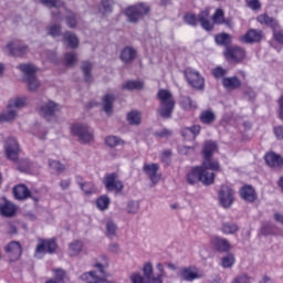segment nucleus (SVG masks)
Wrapping results in <instances>:
<instances>
[{
  "mask_svg": "<svg viewBox=\"0 0 283 283\" xmlns=\"http://www.w3.org/2000/svg\"><path fill=\"white\" fill-rule=\"evenodd\" d=\"M157 98L159 99V108L157 111L159 116L161 118H171L176 107V101L171 92L161 88L157 93Z\"/></svg>",
  "mask_w": 283,
  "mask_h": 283,
  "instance_id": "1",
  "label": "nucleus"
},
{
  "mask_svg": "<svg viewBox=\"0 0 283 283\" xmlns=\"http://www.w3.org/2000/svg\"><path fill=\"white\" fill-rule=\"evenodd\" d=\"M71 133L73 136H77L82 145H87L94 140V133L85 124H75L71 126Z\"/></svg>",
  "mask_w": 283,
  "mask_h": 283,
  "instance_id": "9",
  "label": "nucleus"
},
{
  "mask_svg": "<svg viewBox=\"0 0 283 283\" xmlns=\"http://www.w3.org/2000/svg\"><path fill=\"white\" fill-rule=\"evenodd\" d=\"M36 112L49 123L56 119V114L61 112V105L54 101H41L36 105Z\"/></svg>",
  "mask_w": 283,
  "mask_h": 283,
  "instance_id": "3",
  "label": "nucleus"
},
{
  "mask_svg": "<svg viewBox=\"0 0 283 283\" xmlns=\"http://www.w3.org/2000/svg\"><path fill=\"white\" fill-rule=\"evenodd\" d=\"M40 3H42V6H46V8H55V10L65 6V2L62 0H40Z\"/></svg>",
  "mask_w": 283,
  "mask_h": 283,
  "instance_id": "47",
  "label": "nucleus"
},
{
  "mask_svg": "<svg viewBox=\"0 0 283 283\" xmlns=\"http://www.w3.org/2000/svg\"><path fill=\"white\" fill-rule=\"evenodd\" d=\"M56 249H59V245L56 244V240L39 239L38 244L35 247L34 258H36V260H41L43 255L48 253L49 255L56 253Z\"/></svg>",
  "mask_w": 283,
  "mask_h": 283,
  "instance_id": "4",
  "label": "nucleus"
},
{
  "mask_svg": "<svg viewBox=\"0 0 283 283\" xmlns=\"http://www.w3.org/2000/svg\"><path fill=\"white\" fill-rule=\"evenodd\" d=\"M233 189L229 186H221L219 191V202L223 209H230L231 205H233L234 199Z\"/></svg>",
  "mask_w": 283,
  "mask_h": 283,
  "instance_id": "15",
  "label": "nucleus"
},
{
  "mask_svg": "<svg viewBox=\"0 0 283 283\" xmlns=\"http://www.w3.org/2000/svg\"><path fill=\"white\" fill-rule=\"evenodd\" d=\"M149 6L145 3H137L128 7L125 10V15L127 17V21H129V23H138L140 19H144L146 14H149Z\"/></svg>",
  "mask_w": 283,
  "mask_h": 283,
  "instance_id": "6",
  "label": "nucleus"
},
{
  "mask_svg": "<svg viewBox=\"0 0 283 283\" xmlns=\"http://www.w3.org/2000/svg\"><path fill=\"white\" fill-rule=\"evenodd\" d=\"M55 282L62 283L65 280V271L63 269L54 270Z\"/></svg>",
  "mask_w": 283,
  "mask_h": 283,
  "instance_id": "62",
  "label": "nucleus"
},
{
  "mask_svg": "<svg viewBox=\"0 0 283 283\" xmlns=\"http://www.w3.org/2000/svg\"><path fill=\"white\" fill-rule=\"evenodd\" d=\"M46 34L53 39H56L57 36H63V29L61 24H51L46 29Z\"/></svg>",
  "mask_w": 283,
  "mask_h": 283,
  "instance_id": "39",
  "label": "nucleus"
},
{
  "mask_svg": "<svg viewBox=\"0 0 283 283\" xmlns=\"http://www.w3.org/2000/svg\"><path fill=\"white\" fill-rule=\"evenodd\" d=\"M185 77L195 90H205V77L200 75V72L193 71V69H186Z\"/></svg>",
  "mask_w": 283,
  "mask_h": 283,
  "instance_id": "11",
  "label": "nucleus"
},
{
  "mask_svg": "<svg viewBox=\"0 0 283 283\" xmlns=\"http://www.w3.org/2000/svg\"><path fill=\"white\" fill-rule=\"evenodd\" d=\"M104 185L107 191H117L120 193V191L125 189V185H123V181L118 180V174L116 172L106 175L104 178Z\"/></svg>",
  "mask_w": 283,
  "mask_h": 283,
  "instance_id": "13",
  "label": "nucleus"
},
{
  "mask_svg": "<svg viewBox=\"0 0 283 283\" xmlns=\"http://www.w3.org/2000/svg\"><path fill=\"white\" fill-rule=\"evenodd\" d=\"M65 21H66V25L67 28L74 29L76 28V25L78 24V20L76 18V13L70 11L66 15H65Z\"/></svg>",
  "mask_w": 283,
  "mask_h": 283,
  "instance_id": "49",
  "label": "nucleus"
},
{
  "mask_svg": "<svg viewBox=\"0 0 283 283\" xmlns=\"http://www.w3.org/2000/svg\"><path fill=\"white\" fill-rule=\"evenodd\" d=\"M78 185H80L82 191H84V193H86V196H92V193H94V191H95L94 184L78 181Z\"/></svg>",
  "mask_w": 283,
  "mask_h": 283,
  "instance_id": "58",
  "label": "nucleus"
},
{
  "mask_svg": "<svg viewBox=\"0 0 283 283\" xmlns=\"http://www.w3.org/2000/svg\"><path fill=\"white\" fill-rule=\"evenodd\" d=\"M105 144L107 145V147H118V145H125V142H123V139H120L118 136H107L105 138Z\"/></svg>",
  "mask_w": 283,
  "mask_h": 283,
  "instance_id": "48",
  "label": "nucleus"
},
{
  "mask_svg": "<svg viewBox=\"0 0 283 283\" xmlns=\"http://www.w3.org/2000/svg\"><path fill=\"white\" fill-rule=\"evenodd\" d=\"M179 277L185 282H193V280H200L202 275L197 271H193V268H185L180 270Z\"/></svg>",
  "mask_w": 283,
  "mask_h": 283,
  "instance_id": "25",
  "label": "nucleus"
},
{
  "mask_svg": "<svg viewBox=\"0 0 283 283\" xmlns=\"http://www.w3.org/2000/svg\"><path fill=\"white\" fill-rule=\"evenodd\" d=\"M136 60V51L132 46H126L120 52V61L123 63H134Z\"/></svg>",
  "mask_w": 283,
  "mask_h": 283,
  "instance_id": "28",
  "label": "nucleus"
},
{
  "mask_svg": "<svg viewBox=\"0 0 283 283\" xmlns=\"http://www.w3.org/2000/svg\"><path fill=\"white\" fill-rule=\"evenodd\" d=\"M256 21L259 23L268 25L269 28H272L274 41H276V43H279L280 45H283V32L282 30H280V24L277 23V20L269 17L268 14H261L256 18Z\"/></svg>",
  "mask_w": 283,
  "mask_h": 283,
  "instance_id": "8",
  "label": "nucleus"
},
{
  "mask_svg": "<svg viewBox=\"0 0 283 283\" xmlns=\"http://www.w3.org/2000/svg\"><path fill=\"white\" fill-rule=\"evenodd\" d=\"M14 118H17V109L14 108H8V112L0 113V123H10Z\"/></svg>",
  "mask_w": 283,
  "mask_h": 283,
  "instance_id": "41",
  "label": "nucleus"
},
{
  "mask_svg": "<svg viewBox=\"0 0 283 283\" xmlns=\"http://www.w3.org/2000/svg\"><path fill=\"white\" fill-rule=\"evenodd\" d=\"M109 202H111L109 197L104 195L97 198L96 207L97 209H99V211H107V209H109Z\"/></svg>",
  "mask_w": 283,
  "mask_h": 283,
  "instance_id": "44",
  "label": "nucleus"
},
{
  "mask_svg": "<svg viewBox=\"0 0 283 283\" xmlns=\"http://www.w3.org/2000/svg\"><path fill=\"white\" fill-rule=\"evenodd\" d=\"M114 101H116V96L113 94H106L103 97V112H105L107 116H112V114H114Z\"/></svg>",
  "mask_w": 283,
  "mask_h": 283,
  "instance_id": "27",
  "label": "nucleus"
},
{
  "mask_svg": "<svg viewBox=\"0 0 283 283\" xmlns=\"http://www.w3.org/2000/svg\"><path fill=\"white\" fill-rule=\"evenodd\" d=\"M12 163L15 165V169H18V171H21L22 174L30 171V161L28 159L18 157L17 161Z\"/></svg>",
  "mask_w": 283,
  "mask_h": 283,
  "instance_id": "37",
  "label": "nucleus"
},
{
  "mask_svg": "<svg viewBox=\"0 0 283 283\" xmlns=\"http://www.w3.org/2000/svg\"><path fill=\"white\" fill-rule=\"evenodd\" d=\"M231 34L229 33H218L217 35H214V42L217 43V45H223L227 50V48H230L229 45H231Z\"/></svg>",
  "mask_w": 283,
  "mask_h": 283,
  "instance_id": "33",
  "label": "nucleus"
},
{
  "mask_svg": "<svg viewBox=\"0 0 283 283\" xmlns=\"http://www.w3.org/2000/svg\"><path fill=\"white\" fill-rule=\"evenodd\" d=\"M129 280H130L132 283H148V280L145 276V274L143 276L138 272H134L133 274H130Z\"/></svg>",
  "mask_w": 283,
  "mask_h": 283,
  "instance_id": "56",
  "label": "nucleus"
},
{
  "mask_svg": "<svg viewBox=\"0 0 283 283\" xmlns=\"http://www.w3.org/2000/svg\"><path fill=\"white\" fill-rule=\"evenodd\" d=\"M49 166L51 169H53V171L57 172V174H63V171H65V166L63 164H61V161L59 160H49Z\"/></svg>",
  "mask_w": 283,
  "mask_h": 283,
  "instance_id": "51",
  "label": "nucleus"
},
{
  "mask_svg": "<svg viewBox=\"0 0 283 283\" xmlns=\"http://www.w3.org/2000/svg\"><path fill=\"white\" fill-rule=\"evenodd\" d=\"M199 118L203 125H211V123L216 122V113L211 109H207L200 114Z\"/></svg>",
  "mask_w": 283,
  "mask_h": 283,
  "instance_id": "35",
  "label": "nucleus"
},
{
  "mask_svg": "<svg viewBox=\"0 0 283 283\" xmlns=\"http://www.w3.org/2000/svg\"><path fill=\"white\" fill-rule=\"evenodd\" d=\"M6 50L9 56L21 57L25 56V53L29 52L30 49L28 48L27 44L20 41H12L6 45Z\"/></svg>",
  "mask_w": 283,
  "mask_h": 283,
  "instance_id": "14",
  "label": "nucleus"
},
{
  "mask_svg": "<svg viewBox=\"0 0 283 283\" xmlns=\"http://www.w3.org/2000/svg\"><path fill=\"white\" fill-rule=\"evenodd\" d=\"M212 21L216 25H222L223 23H227V19H224V10L217 9L212 15Z\"/></svg>",
  "mask_w": 283,
  "mask_h": 283,
  "instance_id": "45",
  "label": "nucleus"
},
{
  "mask_svg": "<svg viewBox=\"0 0 283 283\" xmlns=\"http://www.w3.org/2000/svg\"><path fill=\"white\" fill-rule=\"evenodd\" d=\"M200 167L210 174H213V171H220V163L211 160V158H203L202 166Z\"/></svg>",
  "mask_w": 283,
  "mask_h": 283,
  "instance_id": "32",
  "label": "nucleus"
},
{
  "mask_svg": "<svg viewBox=\"0 0 283 283\" xmlns=\"http://www.w3.org/2000/svg\"><path fill=\"white\" fill-rule=\"evenodd\" d=\"M274 134L279 140H283V126L274 127Z\"/></svg>",
  "mask_w": 283,
  "mask_h": 283,
  "instance_id": "64",
  "label": "nucleus"
},
{
  "mask_svg": "<svg viewBox=\"0 0 283 283\" xmlns=\"http://www.w3.org/2000/svg\"><path fill=\"white\" fill-rule=\"evenodd\" d=\"M159 169L160 166H158V164H145L143 167L144 174L148 176L153 185H158V182H160V175H158Z\"/></svg>",
  "mask_w": 283,
  "mask_h": 283,
  "instance_id": "17",
  "label": "nucleus"
},
{
  "mask_svg": "<svg viewBox=\"0 0 283 283\" xmlns=\"http://www.w3.org/2000/svg\"><path fill=\"white\" fill-rule=\"evenodd\" d=\"M145 87V83L143 81H127L122 85V88L127 90L129 92L134 90H143Z\"/></svg>",
  "mask_w": 283,
  "mask_h": 283,
  "instance_id": "38",
  "label": "nucleus"
},
{
  "mask_svg": "<svg viewBox=\"0 0 283 283\" xmlns=\"http://www.w3.org/2000/svg\"><path fill=\"white\" fill-rule=\"evenodd\" d=\"M25 107V97H18L15 99H10L8 104V109H21Z\"/></svg>",
  "mask_w": 283,
  "mask_h": 283,
  "instance_id": "43",
  "label": "nucleus"
},
{
  "mask_svg": "<svg viewBox=\"0 0 283 283\" xmlns=\"http://www.w3.org/2000/svg\"><path fill=\"white\" fill-rule=\"evenodd\" d=\"M18 70H21L24 73V81H27L30 92L39 90L41 83L36 78V66L32 64H20Z\"/></svg>",
  "mask_w": 283,
  "mask_h": 283,
  "instance_id": "5",
  "label": "nucleus"
},
{
  "mask_svg": "<svg viewBox=\"0 0 283 283\" xmlns=\"http://www.w3.org/2000/svg\"><path fill=\"white\" fill-rule=\"evenodd\" d=\"M69 249L71 255H78V253L83 251V242L73 241L72 243H70Z\"/></svg>",
  "mask_w": 283,
  "mask_h": 283,
  "instance_id": "50",
  "label": "nucleus"
},
{
  "mask_svg": "<svg viewBox=\"0 0 283 283\" xmlns=\"http://www.w3.org/2000/svg\"><path fill=\"white\" fill-rule=\"evenodd\" d=\"M227 74H229V71L227 69H222V66H217L212 70L214 78H226L224 76H227Z\"/></svg>",
  "mask_w": 283,
  "mask_h": 283,
  "instance_id": "57",
  "label": "nucleus"
},
{
  "mask_svg": "<svg viewBox=\"0 0 283 283\" xmlns=\"http://www.w3.org/2000/svg\"><path fill=\"white\" fill-rule=\"evenodd\" d=\"M76 53L74 52H67L64 54V63L67 65V67H71L76 63Z\"/></svg>",
  "mask_w": 283,
  "mask_h": 283,
  "instance_id": "55",
  "label": "nucleus"
},
{
  "mask_svg": "<svg viewBox=\"0 0 283 283\" xmlns=\"http://www.w3.org/2000/svg\"><path fill=\"white\" fill-rule=\"evenodd\" d=\"M233 264H235V258L233 256V254H228L221 260V266H223V269H231Z\"/></svg>",
  "mask_w": 283,
  "mask_h": 283,
  "instance_id": "52",
  "label": "nucleus"
},
{
  "mask_svg": "<svg viewBox=\"0 0 283 283\" xmlns=\"http://www.w3.org/2000/svg\"><path fill=\"white\" fill-rule=\"evenodd\" d=\"M264 160L268 167L272 169H282L283 168V157L276 153H266L264 155Z\"/></svg>",
  "mask_w": 283,
  "mask_h": 283,
  "instance_id": "19",
  "label": "nucleus"
},
{
  "mask_svg": "<svg viewBox=\"0 0 283 283\" xmlns=\"http://www.w3.org/2000/svg\"><path fill=\"white\" fill-rule=\"evenodd\" d=\"M262 30L250 29L248 32L240 36L241 43H260L262 41Z\"/></svg>",
  "mask_w": 283,
  "mask_h": 283,
  "instance_id": "18",
  "label": "nucleus"
},
{
  "mask_svg": "<svg viewBox=\"0 0 283 283\" xmlns=\"http://www.w3.org/2000/svg\"><path fill=\"white\" fill-rule=\"evenodd\" d=\"M95 268L97 271H91L82 274L81 280L86 283H116L115 281L105 279V270L103 264L96 263Z\"/></svg>",
  "mask_w": 283,
  "mask_h": 283,
  "instance_id": "7",
  "label": "nucleus"
},
{
  "mask_svg": "<svg viewBox=\"0 0 283 283\" xmlns=\"http://www.w3.org/2000/svg\"><path fill=\"white\" fill-rule=\"evenodd\" d=\"M218 149V144L216 142H205L203 148H202V156L205 158H212L213 154H216Z\"/></svg>",
  "mask_w": 283,
  "mask_h": 283,
  "instance_id": "30",
  "label": "nucleus"
},
{
  "mask_svg": "<svg viewBox=\"0 0 283 283\" xmlns=\"http://www.w3.org/2000/svg\"><path fill=\"white\" fill-rule=\"evenodd\" d=\"M181 107L182 109L189 111V109H196V104H193V101L189 96L181 97Z\"/></svg>",
  "mask_w": 283,
  "mask_h": 283,
  "instance_id": "53",
  "label": "nucleus"
},
{
  "mask_svg": "<svg viewBox=\"0 0 283 283\" xmlns=\"http://www.w3.org/2000/svg\"><path fill=\"white\" fill-rule=\"evenodd\" d=\"M62 39L72 50H76V48H78V36H76L72 31L64 32L62 34Z\"/></svg>",
  "mask_w": 283,
  "mask_h": 283,
  "instance_id": "29",
  "label": "nucleus"
},
{
  "mask_svg": "<svg viewBox=\"0 0 283 283\" xmlns=\"http://www.w3.org/2000/svg\"><path fill=\"white\" fill-rule=\"evenodd\" d=\"M21 154V147L19 146V142L14 139V137H9L4 143V156L7 160L11 163L17 161Z\"/></svg>",
  "mask_w": 283,
  "mask_h": 283,
  "instance_id": "10",
  "label": "nucleus"
},
{
  "mask_svg": "<svg viewBox=\"0 0 283 283\" xmlns=\"http://www.w3.org/2000/svg\"><path fill=\"white\" fill-rule=\"evenodd\" d=\"M216 180V174L209 172L200 166H195L186 175V182L188 185H198V182H202V185H213Z\"/></svg>",
  "mask_w": 283,
  "mask_h": 283,
  "instance_id": "2",
  "label": "nucleus"
},
{
  "mask_svg": "<svg viewBox=\"0 0 283 283\" xmlns=\"http://www.w3.org/2000/svg\"><path fill=\"white\" fill-rule=\"evenodd\" d=\"M113 8H114V0H102L99 12H102V14H109Z\"/></svg>",
  "mask_w": 283,
  "mask_h": 283,
  "instance_id": "46",
  "label": "nucleus"
},
{
  "mask_svg": "<svg viewBox=\"0 0 283 283\" xmlns=\"http://www.w3.org/2000/svg\"><path fill=\"white\" fill-rule=\"evenodd\" d=\"M13 196L15 200H28L30 189H28V186L20 184L13 187Z\"/></svg>",
  "mask_w": 283,
  "mask_h": 283,
  "instance_id": "26",
  "label": "nucleus"
},
{
  "mask_svg": "<svg viewBox=\"0 0 283 283\" xmlns=\"http://www.w3.org/2000/svg\"><path fill=\"white\" fill-rule=\"evenodd\" d=\"M4 251L10 259V262H17V260H19L23 253V249L21 248V243H19V241H11L4 247Z\"/></svg>",
  "mask_w": 283,
  "mask_h": 283,
  "instance_id": "16",
  "label": "nucleus"
},
{
  "mask_svg": "<svg viewBox=\"0 0 283 283\" xmlns=\"http://www.w3.org/2000/svg\"><path fill=\"white\" fill-rule=\"evenodd\" d=\"M106 227V232L105 235L106 238H116V232L118 231V226H116V222L114 220L108 219L105 223Z\"/></svg>",
  "mask_w": 283,
  "mask_h": 283,
  "instance_id": "36",
  "label": "nucleus"
},
{
  "mask_svg": "<svg viewBox=\"0 0 283 283\" xmlns=\"http://www.w3.org/2000/svg\"><path fill=\"white\" fill-rule=\"evenodd\" d=\"M209 9H205L199 12L197 21H199L201 28L206 30L207 32L213 31V23L209 21Z\"/></svg>",
  "mask_w": 283,
  "mask_h": 283,
  "instance_id": "23",
  "label": "nucleus"
},
{
  "mask_svg": "<svg viewBox=\"0 0 283 283\" xmlns=\"http://www.w3.org/2000/svg\"><path fill=\"white\" fill-rule=\"evenodd\" d=\"M221 85L224 90L233 92L234 90H240L242 87V81L238 76L223 77Z\"/></svg>",
  "mask_w": 283,
  "mask_h": 283,
  "instance_id": "22",
  "label": "nucleus"
},
{
  "mask_svg": "<svg viewBox=\"0 0 283 283\" xmlns=\"http://www.w3.org/2000/svg\"><path fill=\"white\" fill-rule=\"evenodd\" d=\"M184 22L187 23V25L196 28V25H198V17H196L193 13H186L184 15Z\"/></svg>",
  "mask_w": 283,
  "mask_h": 283,
  "instance_id": "54",
  "label": "nucleus"
},
{
  "mask_svg": "<svg viewBox=\"0 0 283 283\" xmlns=\"http://www.w3.org/2000/svg\"><path fill=\"white\" fill-rule=\"evenodd\" d=\"M17 208L14 207V203L8 200H6L4 203L0 206V213L1 216H4V218H12Z\"/></svg>",
  "mask_w": 283,
  "mask_h": 283,
  "instance_id": "31",
  "label": "nucleus"
},
{
  "mask_svg": "<svg viewBox=\"0 0 283 283\" xmlns=\"http://www.w3.org/2000/svg\"><path fill=\"white\" fill-rule=\"evenodd\" d=\"M227 61L233 63H242L247 59V51L240 46H228L223 52Z\"/></svg>",
  "mask_w": 283,
  "mask_h": 283,
  "instance_id": "12",
  "label": "nucleus"
},
{
  "mask_svg": "<svg viewBox=\"0 0 283 283\" xmlns=\"http://www.w3.org/2000/svg\"><path fill=\"white\" fill-rule=\"evenodd\" d=\"M249 8H251V10H260V8H262V4H260V0H245Z\"/></svg>",
  "mask_w": 283,
  "mask_h": 283,
  "instance_id": "63",
  "label": "nucleus"
},
{
  "mask_svg": "<svg viewBox=\"0 0 283 283\" xmlns=\"http://www.w3.org/2000/svg\"><path fill=\"white\" fill-rule=\"evenodd\" d=\"M174 135V132H171L170 129L164 128L161 130H158L155 133V136L157 138H169Z\"/></svg>",
  "mask_w": 283,
  "mask_h": 283,
  "instance_id": "61",
  "label": "nucleus"
},
{
  "mask_svg": "<svg viewBox=\"0 0 283 283\" xmlns=\"http://www.w3.org/2000/svg\"><path fill=\"white\" fill-rule=\"evenodd\" d=\"M239 230L240 228L238 224L231 222H224L221 227L222 233H226L227 235H233V233H238Z\"/></svg>",
  "mask_w": 283,
  "mask_h": 283,
  "instance_id": "42",
  "label": "nucleus"
},
{
  "mask_svg": "<svg viewBox=\"0 0 283 283\" xmlns=\"http://www.w3.org/2000/svg\"><path fill=\"white\" fill-rule=\"evenodd\" d=\"M143 273L148 283H163V273L154 274V265L151 263L144 264Z\"/></svg>",
  "mask_w": 283,
  "mask_h": 283,
  "instance_id": "20",
  "label": "nucleus"
},
{
  "mask_svg": "<svg viewBox=\"0 0 283 283\" xmlns=\"http://www.w3.org/2000/svg\"><path fill=\"white\" fill-rule=\"evenodd\" d=\"M126 118L129 125H140L143 123L142 115L138 111L129 112Z\"/></svg>",
  "mask_w": 283,
  "mask_h": 283,
  "instance_id": "40",
  "label": "nucleus"
},
{
  "mask_svg": "<svg viewBox=\"0 0 283 283\" xmlns=\"http://www.w3.org/2000/svg\"><path fill=\"white\" fill-rule=\"evenodd\" d=\"M262 235H275V226L268 223L261 228Z\"/></svg>",
  "mask_w": 283,
  "mask_h": 283,
  "instance_id": "60",
  "label": "nucleus"
},
{
  "mask_svg": "<svg viewBox=\"0 0 283 283\" xmlns=\"http://www.w3.org/2000/svg\"><path fill=\"white\" fill-rule=\"evenodd\" d=\"M240 197L242 200H245V202H255L258 200L255 188L252 186H243L240 190Z\"/></svg>",
  "mask_w": 283,
  "mask_h": 283,
  "instance_id": "24",
  "label": "nucleus"
},
{
  "mask_svg": "<svg viewBox=\"0 0 283 283\" xmlns=\"http://www.w3.org/2000/svg\"><path fill=\"white\" fill-rule=\"evenodd\" d=\"M94 65L90 61L82 62L81 70L84 75L85 83H92V70Z\"/></svg>",
  "mask_w": 283,
  "mask_h": 283,
  "instance_id": "34",
  "label": "nucleus"
},
{
  "mask_svg": "<svg viewBox=\"0 0 283 283\" xmlns=\"http://www.w3.org/2000/svg\"><path fill=\"white\" fill-rule=\"evenodd\" d=\"M140 209V205L138 201H128L126 206L127 213H138V210Z\"/></svg>",
  "mask_w": 283,
  "mask_h": 283,
  "instance_id": "59",
  "label": "nucleus"
},
{
  "mask_svg": "<svg viewBox=\"0 0 283 283\" xmlns=\"http://www.w3.org/2000/svg\"><path fill=\"white\" fill-rule=\"evenodd\" d=\"M211 244L219 253H229V251H231V243L224 238L213 237L211 239Z\"/></svg>",
  "mask_w": 283,
  "mask_h": 283,
  "instance_id": "21",
  "label": "nucleus"
}]
</instances>
